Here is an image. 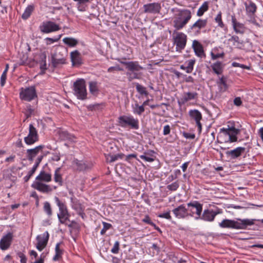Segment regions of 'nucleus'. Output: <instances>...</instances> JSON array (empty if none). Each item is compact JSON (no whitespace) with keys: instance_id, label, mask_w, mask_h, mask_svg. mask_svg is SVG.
<instances>
[{"instance_id":"nucleus-35","label":"nucleus","mask_w":263,"mask_h":263,"mask_svg":"<svg viewBox=\"0 0 263 263\" xmlns=\"http://www.w3.org/2000/svg\"><path fill=\"white\" fill-rule=\"evenodd\" d=\"M124 156L123 154H118L115 155H108L106 157L107 161L111 163L119 159H122Z\"/></svg>"},{"instance_id":"nucleus-59","label":"nucleus","mask_w":263,"mask_h":263,"mask_svg":"<svg viewBox=\"0 0 263 263\" xmlns=\"http://www.w3.org/2000/svg\"><path fill=\"white\" fill-rule=\"evenodd\" d=\"M183 136L186 139H194L195 138V135L194 134L184 133Z\"/></svg>"},{"instance_id":"nucleus-24","label":"nucleus","mask_w":263,"mask_h":263,"mask_svg":"<svg viewBox=\"0 0 263 263\" xmlns=\"http://www.w3.org/2000/svg\"><path fill=\"white\" fill-rule=\"evenodd\" d=\"M74 162L77 166V169L80 171L88 170L92 167L91 163H87L83 161L76 160Z\"/></svg>"},{"instance_id":"nucleus-48","label":"nucleus","mask_w":263,"mask_h":263,"mask_svg":"<svg viewBox=\"0 0 263 263\" xmlns=\"http://www.w3.org/2000/svg\"><path fill=\"white\" fill-rule=\"evenodd\" d=\"M179 184L178 182L175 181L173 183L169 184L167 186V189L171 191H175L179 187Z\"/></svg>"},{"instance_id":"nucleus-62","label":"nucleus","mask_w":263,"mask_h":263,"mask_svg":"<svg viewBox=\"0 0 263 263\" xmlns=\"http://www.w3.org/2000/svg\"><path fill=\"white\" fill-rule=\"evenodd\" d=\"M170 133V127L168 125L164 126L163 128V135H167Z\"/></svg>"},{"instance_id":"nucleus-4","label":"nucleus","mask_w":263,"mask_h":263,"mask_svg":"<svg viewBox=\"0 0 263 263\" xmlns=\"http://www.w3.org/2000/svg\"><path fill=\"white\" fill-rule=\"evenodd\" d=\"M118 122L122 127L130 126L134 129L139 128V121L132 116H121L118 118Z\"/></svg>"},{"instance_id":"nucleus-40","label":"nucleus","mask_w":263,"mask_h":263,"mask_svg":"<svg viewBox=\"0 0 263 263\" xmlns=\"http://www.w3.org/2000/svg\"><path fill=\"white\" fill-rule=\"evenodd\" d=\"M60 168H57L54 173V180L55 182L59 183L61 185L62 184V178L61 175L60 174Z\"/></svg>"},{"instance_id":"nucleus-57","label":"nucleus","mask_w":263,"mask_h":263,"mask_svg":"<svg viewBox=\"0 0 263 263\" xmlns=\"http://www.w3.org/2000/svg\"><path fill=\"white\" fill-rule=\"evenodd\" d=\"M35 172V171H34L33 170L31 169V170L29 172L28 175L26 176L24 178L25 182H27Z\"/></svg>"},{"instance_id":"nucleus-31","label":"nucleus","mask_w":263,"mask_h":263,"mask_svg":"<svg viewBox=\"0 0 263 263\" xmlns=\"http://www.w3.org/2000/svg\"><path fill=\"white\" fill-rule=\"evenodd\" d=\"M197 97L198 93L197 92H188L184 93L182 100L183 102H187L190 100L196 99Z\"/></svg>"},{"instance_id":"nucleus-3","label":"nucleus","mask_w":263,"mask_h":263,"mask_svg":"<svg viewBox=\"0 0 263 263\" xmlns=\"http://www.w3.org/2000/svg\"><path fill=\"white\" fill-rule=\"evenodd\" d=\"M74 94L78 99L85 100L87 97L85 81L83 79H78L73 83Z\"/></svg>"},{"instance_id":"nucleus-52","label":"nucleus","mask_w":263,"mask_h":263,"mask_svg":"<svg viewBox=\"0 0 263 263\" xmlns=\"http://www.w3.org/2000/svg\"><path fill=\"white\" fill-rule=\"evenodd\" d=\"M211 58L213 60H215L218 58H222L224 55V53L222 52L221 53L214 54L213 52H211Z\"/></svg>"},{"instance_id":"nucleus-17","label":"nucleus","mask_w":263,"mask_h":263,"mask_svg":"<svg viewBox=\"0 0 263 263\" xmlns=\"http://www.w3.org/2000/svg\"><path fill=\"white\" fill-rule=\"evenodd\" d=\"M175 216L178 218H184L188 216L187 209L184 204H181L175 208L173 211Z\"/></svg>"},{"instance_id":"nucleus-38","label":"nucleus","mask_w":263,"mask_h":263,"mask_svg":"<svg viewBox=\"0 0 263 263\" xmlns=\"http://www.w3.org/2000/svg\"><path fill=\"white\" fill-rule=\"evenodd\" d=\"M63 41L70 47H74L78 44V41L72 37H65L63 39Z\"/></svg>"},{"instance_id":"nucleus-37","label":"nucleus","mask_w":263,"mask_h":263,"mask_svg":"<svg viewBox=\"0 0 263 263\" xmlns=\"http://www.w3.org/2000/svg\"><path fill=\"white\" fill-rule=\"evenodd\" d=\"M228 41L233 42V45L237 47H240L239 45H242L243 41L240 40L239 37L237 35H233L230 38Z\"/></svg>"},{"instance_id":"nucleus-30","label":"nucleus","mask_w":263,"mask_h":263,"mask_svg":"<svg viewBox=\"0 0 263 263\" xmlns=\"http://www.w3.org/2000/svg\"><path fill=\"white\" fill-rule=\"evenodd\" d=\"M206 20L199 19L197 22H196L194 24H193V25L191 27V29H197V31L199 32L201 29L205 27V26L206 25Z\"/></svg>"},{"instance_id":"nucleus-41","label":"nucleus","mask_w":263,"mask_h":263,"mask_svg":"<svg viewBox=\"0 0 263 263\" xmlns=\"http://www.w3.org/2000/svg\"><path fill=\"white\" fill-rule=\"evenodd\" d=\"M55 255L53 258V260L54 261L58 260L61 257L63 253V251L60 248V243H58L55 246Z\"/></svg>"},{"instance_id":"nucleus-15","label":"nucleus","mask_w":263,"mask_h":263,"mask_svg":"<svg viewBox=\"0 0 263 263\" xmlns=\"http://www.w3.org/2000/svg\"><path fill=\"white\" fill-rule=\"evenodd\" d=\"M245 151V147H238L233 150L227 151L226 152V155L228 158H229L231 159H235L240 156Z\"/></svg>"},{"instance_id":"nucleus-55","label":"nucleus","mask_w":263,"mask_h":263,"mask_svg":"<svg viewBox=\"0 0 263 263\" xmlns=\"http://www.w3.org/2000/svg\"><path fill=\"white\" fill-rule=\"evenodd\" d=\"M34 111V110L31 108L30 105L27 106V109L26 112V118H28Z\"/></svg>"},{"instance_id":"nucleus-19","label":"nucleus","mask_w":263,"mask_h":263,"mask_svg":"<svg viewBox=\"0 0 263 263\" xmlns=\"http://www.w3.org/2000/svg\"><path fill=\"white\" fill-rule=\"evenodd\" d=\"M192 47L194 49L195 54L197 57L201 58L205 57V54L204 52L203 47L198 41H193Z\"/></svg>"},{"instance_id":"nucleus-54","label":"nucleus","mask_w":263,"mask_h":263,"mask_svg":"<svg viewBox=\"0 0 263 263\" xmlns=\"http://www.w3.org/2000/svg\"><path fill=\"white\" fill-rule=\"evenodd\" d=\"M232 65L233 67H239L243 69H250V67L243 64H239L237 62H233Z\"/></svg>"},{"instance_id":"nucleus-9","label":"nucleus","mask_w":263,"mask_h":263,"mask_svg":"<svg viewBox=\"0 0 263 263\" xmlns=\"http://www.w3.org/2000/svg\"><path fill=\"white\" fill-rule=\"evenodd\" d=\"M161 9V6L159 3H152L143 5V12L145 13L158 14L160 12Z\"/></svg>"},{"instance_id":"nucleus-21","label":"nucleus","mask_w":263,"mask_h":263,"mask_svg":"<svg viewBox=\"0 0 263 263\" xmlns=\"http://www.w3.org/2000/svg\"><path fill=\"white\" fill-rule=\"evenodd\" d=\"M12 240V234L8 233L0 241V248L3 250L7 249L10 246Z\"/></svg>"},{"instance_id":"nucleus-47","label":"nucleus","mask_w":263,"mask_h":263,"mask_svg":"<svg viewBox=\"0 0 263 263\" xmlns=\"http://www.w3.org/2000/svg\"><path fill=\"white\" fill-rule=\"evenodd\" d=\"M195 63V60H190L189 61L186 66V72L191 73L193 70V67Z\"/></svg>"},{"instance_id":"nucleus-56","label":"nucleus","mask_w":263,"mask_h":263,"mask_svg":"<svg viewBox=\"0 0 263 263\" xmlns=\"http://www.w3.org/2000/svg\"><path fill=\"white\" fill-rule=\"evenodd\" d=\"M158 217L161 218H164L167 219H171V216L170 215V212H167L163 214H160Z\"/></svg>"},{"instance_id":"nucleus-5","label":"nucleus","mask_w":263,"mask_h":263,"mask_svg":"<svg viewBox=\"0 0 263 263\" xmlns=\"http://www.w3.org/2000/svg\"><path fill=\"white\" fill-rule=\"evenodd\" d=\"M55 201L59 208L60 213L58 214V217L61 223H65L66 221L68 220L69 214L65 204L61 202L58 197H54Z\"/></svg>"},{"instance_id":"nucleus-2","label":"nucleus","mask_w":263,"mask_h":263,"mask_svg":"<svg viewBox=\"0 0 263 263\" xmlns=\"http://www.w3.org/2000/svg\"><path fill=\"white\" fill-rule=\"evenodd\" d=\"M67 53L63 49H57L51 55V63L54 67H60L66 64Z\"/></svg>"},{"instance_id":"nucleus-45","label":"nucleus","mask_w":263,"mask_h":263,"mask_svg":"<svg viewBox=\"0 0 263 263\" xmlns=\"http://www.w3.org/2000/svg\"><path fill=\"white\" fill-rule=\"evenodd\" d=\"M44 211L48 215L50 216L52 212L50 203L48 202H45L44 204Z\"/></svg>"},{"instance_id":"nucleus-33","label":"nucleus","mask_w":263,"mask_h":263,"mask_svg":"<svg viewBox=\"0 0 263 263\" xmlns=\"http://www.w3.org/2000/svg\"><path fill=\"white\" fill-rule=\"evenodd\" d=\"M212 68L214 72L217 74H220L223 71V66L221 62H216L211 65Z\"/></svg>"},{"instance_id":"nucleus-44","label":"nucleus","mask_w":263,"mask_h":263,"mask_svg":"<svg viewBox=\"0 0 263 263\" xmlns=\"http://www.w3.org/2000/svg\"><path fill=\"white\" fill-rule=\"evenodd\" d=\"M144 107L143 105L139 106L138 104H135V107L134 108V112L139 115H141L142 113L144 111Z\"/></svg>"},{"instance_id":"nucleus-34","label":"nucleus","mask_w":263,"mask_h":263,"mask_svg":"<svg viewBox=\"0 0 263 263\" xmlns=\"http://www.w3.org/2000/svg\"><path fill=\"white\" fill-rule=\"evenodd\" d=\"M34 9L33 5H30L26 8L24 12L22 14V17L23 20H27L29 17Z\"/></svg>"},{"instance_id":"nucleus-51","label":"nucleus","mask_w":263,"mask_h":263,"mask_svg":"<svg viewBox=\"0 0 263 263\" xmlns=\"http://www.w3.org/2000/svg\"><path fill=\"white\" fill-rule=\"evenodd\" d=\"M119 242L118 241H116L112 248L111 250V252L114 254L118 253L119 250Z\"/></svg>"},{"instance_id":"nucleus-60","label":"nucleus","mask_w":263,"mask_h":263,"mask_svg":"<svg viewBox=\"0 0 263 263\" xmlns=\"http://www.w3.org/2000/svg\"><path fill=\"white\" fill-rule=\"evenodd\" d=\"M6 75L7 74L5 73V72H3L2 75L1 76V84L2 86H4L6 79Z\"/></svg>"},{"instance_id":"nucleus-53","label":"nucleus","mask_w":263,"mask_h":263,"mask_svg":"<svg viewBox=\"0 0 263 263\" xmlns=\"http://www.w3.org/2000/svg\"><path fill=\"white\" fill-rule=\"evenodd\" d=\"M61 37V35H60L57 38H50L47 37L46 40L47 41V44H51L52 43L58 42Z\"/></svg>"},{"instance_id":"nucleus-25","label":"nucleus","mask_w":263,"mask_h":263,"mask_svg":"<svg viewBox=\"0 0 263 263\" xmlns=\"http://www.w3.org/2000/svg\"><path fill=\"white\" fill-rule=\"evenodd\" d=\"M59 137L60 139L64 141H68L70 142L75 141V136L67 131H60L59 132Z\"/></svg>"},{"instance_id":"nucleus-22","label":"nucleus","mask_w":263,"mask_h":263,"mask_svg":"<svg viewBox=\"0 0 263 263\" xmlns=\"http://www.w3.org/2000/svg\"><path fill=\"white\" fill-rule=\"evenodd\" d=\"M232 22L233 29L236 33L243 34L245 32L243 24L238 22L234 16L232 17Z\"/></svg>"},{"instance_id":"nucleus-1","label":"nucleus","mask_w":263,"mask_h":263,"mask_svg":"<svg viewBox=\"0 0 263 263\" xmlns=\"http://www.w3.org/2000/svg\"><path fill=\"white\" fill-rule=\"evenodd\" d=\"M191 18L192 13L190 10H179L174 16L173 26L176 30H180L185 27Z\"/></svg>"},{"instance_id":"nucleus-23","label":"nucleus","mask_w":263,"mask_h":263,"mask_svg":"<svg viewBox=\"0 0 263 263\" xmlns=\"http://www.w3.org/2000/svg\"><path fill=\"white\" fill-rule=\"evenodd\" d=\"M217 214V212L213 211L206 210L204 211L201 218L206 221H212Z\"/></svg>"},{"instance_id":"nucleus-6","label":"nucleus","mask_w":263,"mask_h":263,"mask_svg":"<svg viewBox=\"0 0 263 263\" xmlns=\"http://www.w3.org/2000/svg\"><path fill=\"white\" fill-rule=\"evenodd\" d=\"M22 100L30 102L37 98V93L34 86H31L25 88H22L20 93Z\"/></svg>"},{"instance_id":"nucleus-46","label":"nucleus","mask_w":263,"mask_h":263,"mask_svg":"<svg viewBox=\"0 0 263 263\" xmlns=\"http://www.w3.org/2000/svg\"><path fill=\"white\" fill-rule=\"evenodd\" d=\"M215 21L218 23V26L221 28L224 27V24L222 21V13L220 11L215 18Z\"/></svg>"},{"instance_id":"nucleus-14","label":"nucleus","mask_w":263,"mask_h":263,"mask_svg":"<svg viewBox=\"0 0 263 263\" xmlns=\"http://www.w3.org/2000/svg\"><path fill=\"white\" fill-rule=\"evenodd\" d=\"M189 115L191 119L195 120L198 130L200 132L202 129V125L200 123V120L202 119L201 112L198 110L193 109L189 111Z\"/></svg>"},{"instance_id":"nucleus-8","label":"nucleus","mask_w":263,"mask_h":263,"mask_svg":"<svg viewBox=\"0 0 263 263\" xmlns=\"http://www.w3.org/2000/svg\"><path fill=\"white\" fill-rule=\"evenodd\" d=\"M39 137L36 128L32 124L29 125V134L25 137L24 141L28 145H31L38 141Z\"/></svg>"},{"instance_id":"nucleus-50","label":"nucleus","mask_w":263,"mask_h":263,"mask_svg":"<svg viewBox=\"0 0 263 263\" xmlns=\"http://www.w3.org/2000/svg\"><path fill=\"white\" fill-rule=\"evenodd\" d=\"M146 155H151V154H149L147 153H145L144 155H141L140 156V157L142 159H143L145 161H147V162H152L154 161V158L151 157L147 156Z\"/></svg>"},{"instance_id":"nucleus-12","label":"nucleus","mask_w":263,"mask_h":263,"mask_svg":"<svg viewBox=\"0 0 263 263\" xmlns=\"http://www.w3.org/2000/svg\"><path fill=\"white\" fill-rule=\"evenodd\" d=\"M60 29V28L58 25L51 21L44 22L43 25L40 26L41 32L46 33L55 31Z\"/></svg>"},{"instance_id":"nucleus-61","label":"nucleus","mask_w":263,"mask_h":263,"mask_svg":"<svg viewBox=\"0 0 263 263\" xmlns=\"http://www.w3.org/2000/svg\"><path fill=\"white\" fill-rule=\"evenodd\" d=\"M77 213L81 216V217L84 219V216H85V213L83 212L81 207L80 206L78 209H77Z\"/></svg>"},{"instance_id":"nucleus-10","label":"nucleus","mask_w":263,"mask_h":263,"mask_svg":"<svg viewBox=\"0 0 263 263\" xmlns=\"http://www.w3.org/2000/svg\"><path fill=\"white\" fill-rule=\"evenodd\" d=\"M49 233L47 231L41 235L36 237L37 243L36 245V249L40 251H42L47 246L49 239Z\"/></svg>"},{"instance_id":"nucleus-32","label":"nucleus","mask_w":263,"mask_h":263,"mask_svg":"<svg viewBox=\"0 0 263 263\" xmlns=\"http://www.w3.org/2000/svg\"><path fill=\"white\" fill-rule=\"evenodd\" d=\"M246 9L248 15L251 17L254 14L256 10V7L255 4L250 2L248 4L246 3Z\"/></svg>"},{"instance_id":"nucleus-42","label":"nucleus","mask_w":263,"mask_h":263,"mask_svg":"<svg viewBox=\"0 0 263 263\" xmlns=\"http://www.w3.org/2000/svg\"><path fill=\"white\" fill-rule=\"evenodd\" d=\"M89 91L91 93L95 94L98 91L97 86V82L95 81H91L89 83Z\"/></svg>"},{"instance_id":"nucleus-43","label":"nucleus","mask_w":263,"mask_h":263,"mask_svg":"<svg viewBox=\"0 0 263 263\" xmlns=\"http://www.w3.org/2000/svg\"><path fill=\"white\" fill-rule=\"evenodd\" d=\"M137 91L141 95H144L145 96L148 95V92L146 90V88L142 86L141 85L137 83L136 85Z\"/></svg>"},{"instance_id":"nucleus-28","label":"nucleus","mask_w":263,"mask_h":263,"mask_svg":"<svg viewBox=\"0 0 263 263\" xmlns=\"http://www.w3.org/2000/svg\"><path fill=\"white\" fill-rule=\"evenodd\" d=\"M70 58L73 66L79 65L81 64L80 53L77 50L71 52Z\"/></svg>"},{"instance_id":"nucleus-26","label":"nucleus","mask_w":263,"mask_h":263,"mask_svg":"<svg viewBox=\"0 0 263 263\" xmlns=\"http://www.w3.org/2000/svg\"><path fill=\"white\" fill-rule=\"evenodd\" d=\"M188 207H193L196 209V214L198 215L196 219H198L201 215L202 211V205L197 201L189 202L187 204Z\"/></svg>"},{"instance_id":"nucleus-13","label":"nucleus","mask_w":263,"mask_h":263,"mask_svg":"<svg viewBox=\"0 0 263 263\" xmlns=\"http://www.w3.org/2000/svg\"><path fill=\"white\" fill-rule=\"evenodd\" d=\"M239 221H241V222H239L238 221H236L234 220V223L232 226L233 229H246L248 226H252L254 224V221L256 220L255 219H238Z\"/></svg>"},{"instance_id":"nucleus-18","label":"nucleus","mask_w":263,"mask_h":263,"mask_svg":"<svg viewBox=\"0 0 263 263\" xmlns=\"http://www.w3.org/2000/svg\"><path fill=\"white\" fill-rule=\"evenodd\" d=\"M43 145L36 146L34 148L28 149L26 152V157L30 161H33L35 157H36L40 151H42L44 148Z\"/></svg>"},{"instance_id":"nucleus-27","label":"nucleus","mask_w":263,"mask_h":263,"mask_svg":"<svg viewBox=\"0 0 263 263\" xmlns=\"http://www.w3.org/2000/svg\"><path fill=\"white\" fill-rule=\"evenodd\" d=\"M36 181L49 182L51 180V175L44 171H41L39 175L36 177Z\"/></svg>"},{"instance_id":"nucleus-16","label":"nucleus","mask_w":263,"mask_h":263,"mask_svg":"<svg viewBox=\"0 0 263 263\" xmlns=\"http://www.w3.org/2000/svg\"><path fill=\"white\" fill-rule=\"evenodd\" d=\"M119 62L126 66V68L128 71H140L143 69V67L139 64L137 61L125 62L119 61Z\"/></svg>"},{"instance_id":"nucleus-11","label":"nucleus","mask_w":263,"mask_h":263,"mask_svg":"<svg viewBox=\"0 0 263 263\" xmlns=\"http://www.w3.org/2000/svg\"><path fill=\"white\" fill-rule=\"evenodd\" d=\"M187 36L182 32H178L174 37V43L176 45V48L180 50H182L185 48L186 44Z\"/></svg>"},{"instance_id":"nucleus-49","label":"nucleus","mask_w":263,"mask_h":263,"mask_svg":"<svg viewBox=\"0 0 263 263\" xmlns=\"http://www.w3.org/2000/svg\"><path fill=\"white\" fill-rule=\"evenodd\" d=\"M103 228H102V229L101 230V232H100L101 235L104 234L105 233L106 231L107 230L109 229L111 227V224L105 222H103Z\"/></svg>"},{"instance_id":"nucleus-63","label":"nucleus","mask_w":263,"mask_h":263,"mask_svg":"<svg viewBox=\"0 0 263 263\" xmlns=\"http://www.w3.org/2000/svg\"><path fill=\"white\" fill-rule=\"evenodd\" d=\"M242 103V101L241 100V99L239 97H237V98H235L234 100V104L237 106H240Z\"/></svg>"},{"instance_id":"nucleus-7","label":"nucleus","mask_w":263,"mask_h":263,"mask_svg":"<svg viewBox=\"0 0 263 263\" xmlns=\"http://www.w3.org/2000/svg\"><path fill=\"white\" fill-rule=\"evenodd\" d=\"M220 132H222L225 136L228 137V140H226L224 141L225 143L237 141V137L236 135L239 132V130L238 129H236L234 127H232L228 129L223 128L220 129Z\"/></svg>"},{"instance_id":"nucleus-39","label":"nucleus","mask_w":263,"mask_h":263,"mask_svg":"<svg viewBox=\"0 0 263 263\" xmlns=\"http://www.w3.org/2000/svg\"><path fill=\"white\" fill-rule=\"evenodd\" d=\"M233 223V220L224 219L219 223V226L221 228H232Z\"/></svg>"},{"instance_id":"nucleus-58","label":"nucleus","mask_w":263,"mask_h":263,"mask_svg":"<svg viewBox=\"0 0 263 263\" xmlns=\"http://www.w3.org/2000/svg\"><path fill=\"white\" fill-rule=\"evenodd\" d=\"M142 221L145 223H148V224L151 225L152 226H155V223L151 221V220L148 216H146L144 217V218L142 220Z\"/></svg>"},{"instance_id":"nucleus-36","label":"nucleus","mask_w":263,"mask_h":263,"mask_svg":"<svg viewBox=\"0 0 263 263\" xmlns=\"http://www.w3.org/2000/svg\"><path fill=\"white\" fill-rule=\"evenodd\" d=\"M208 9L209 2H204L197 11V15L198 16H201L204 13L208 10Z\"/></svg>"},{"instance_id":"nucleus-64","label":"nucleus","mask_w":263,"mask_h":263,"mask_svg":"<svg viewBox=\"0 0 263 263\" xmlns=\"http://www.w3.org/2000/svg\"><path fill=\"white\" fill-rule=\"evenodd\" d=\"M137 157V155L135 154H129L126 156L125 160L127 161H129L130 159L132 158H136Z\"/></svg>"},{"instance_id":"nucleus-20","label":"nucleus","mask_w":263,"mask_h":263,"mask_svg":"<svg viewBox=\"0 0 263 263\" xmlns=\"http://www.w3.org/2000/svg\"><path fill=\"white\" fill-rule=\"evenodd\" d=\"M32 187L43 193H49L52 191L51 187L40 181H35L32 184Z\"/></svg>"},{"instance_id":"nucleus-29","label":"nucleus","mask_w":263,"mask_h":263,"mask_svg":"<svg viewBox=\"0 0 263 263\" xmlns=\"http://www.w3.org/2000/svg\"><path fill=\"white\" fill-rule=\"evenodd\" d=\"M130 72H127L126 75L127 76L128 80L129 82L133 81L134 79H140L142 76V73L140 71H130Z\"/></svg>"}]
</instances>
